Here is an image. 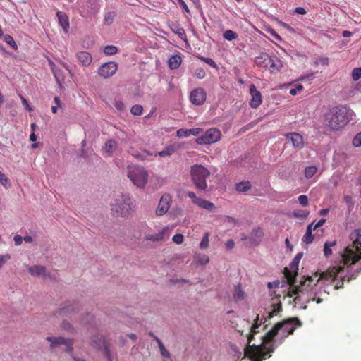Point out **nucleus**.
<instances>
[{"mask_svg": "<svg viewBox=\"0 0 361 361\" xmlns=\"http://www.w3.org/2000/svg\"><path fill=\"white\" fill-rule=\"evenodd\" d=\"M287 283L290 286L288 295L290 297L297 295L295 300H300L302 296L306 295L307 302L316 301L318 304L322 302V299L317 297L318 293L316 289L317 281L313 284L312 276H302L298 281L297 276L294 277L293 275L288 274Z\"/></svg>", "mask_w": 361, "mask_h": 361, "instance_id": "1", "label": "nucleus"}, {"mask_svg": "<svg viewBox=\"0 0 361 361\" xmlns=\"http://www.w3.org/2000/svg\"><path fill=\"white\" fill-rule=\"evenodd\" d=\"M302 322L297 317L290 318L279 322L262 337L263 343L267 345L270 342H278L281 344L290 334H293L297 326H301Z\"/></svg>", "mask_w": 361, "mask_h": 361, "instance_id": "2", "label": "nucleus"}, {"mask_svg": "<svg viewBox=\"0 0 361 361\" xmlns=\"http://www.w3.org/2000/svg\"><path fill=\"white\" fill-rule=\"evenodd\" d=\"M259 316L257 314L255 319V323L251 328V334L247 337V345L243 348L245 357H249L252 361H263L266 360L268 353H271L275 350L274 344L267 347L266 345H251V342L254 338V334L258 332L257 329L262 324V322H259Z\"/></svg>", "mask_w": 361, "mask_h": 361, "instance_id": "3", "label": "nucleus"}, {"mask_svg": "<svg viewBox=\"0 0 361 361\" xmlns=\"http://www.w3.org/2000/svg\"><path fill=\"white\" fill-rule=\"evenodd\" d=\"M352 241L341 253V262L344 265L355 264L361 259V229H355L350 235ZM357 272L361 273V267L357 269Z\"/></svg>", "mask_w": 361, "mask_h": 361, "instance_id": "4", "label": "nucleus"}, {"mask_svg": "<svg viewBox=\"0 0 361 361\" xmlns=\"http://www.w3.org/2000/svg\"><path fill=\"white\" fill-rule=\"evenodd\" d=\"M353 111L345 106H338L331 109L326 116V121L328 126L334 130H337L353 119Z\"/></svg>", "mask_w": 361, "mask_h": 361, "instance_id": "5", "label": "nucleus"}, {"mask_svg": "<svg viewBox=\"0 0 361 361\" xmlns=\"http://www.w3.org/2000/svg\"><path fill=\"white\" fill-rule=\"evenodd\" d=\"M344 266L345 265L343 264L342 266L341 265L334 266L333 267L329 268L326 271L321 273L319 279H317V282L319 280H325L331 283L334 282L337 278L340 277L341 281H338L335 285V289H338V288H343V281L345 280L346 278H347V281H350L353 279H355V273H356V275H357V274H359L356 271L350 276H348V274H345V272Z\"/></svg>", "mask_w": 361, "mask_h": 361, "instance_id": "6", "label": "nucleus"}, {"mask_svg": "<svg viewBox=\"0 0 361 361\" xmlns=\"http://www.w3.org/2000/svg\"><path fill=\"white\" fill-rule=\"evenodd\" d=\"M133 201L128 194H120L111 202V211L113 216L118 217L128 216L132 212Z\"/></svg>", "mask_w": 361, "mask_h": 361, "instance_id": "7", "label": "nucleus"}, {"mask_svg": "<svg viewBox=\"0 0 361 361\" xmlns=\"http://www.w3.org/2000/svg\"><path fill=\"white\" fill-rule=\"evenodd\" d=\"M190 175L196 188L202 191L208 190L206 180L210 176V171L206 167L202 164H195L191 166Z\"/></svg>", "mask_w": 361, "mask_h": 361, "instance_id": "8", "label": "nucleus"}, {"mask_svg": "<svg viewBox=\"0 0 361 361\" xmlns=\"http://www.w3.org/2000/svg\"><path fill=\"white\" fill-rule=\"evenodd\" d=\"M127 176L137 188H144L148 181V173L142 166L129 165L127 168Z\"/></svg>", "mask_w": 361, "mask_h": 361, "instance_id": "9", "label": "nucleus"}, {"mask_svg": "<svg viewBox=\"0 0 361 361\" xmlns=\"http://www.w3.org/2000/svg\"><path fill=\"white\" fill-rule=\"evenodd\" d=\"M221 132L216 128L208 129L201 137L197 139L199 145H207L214 143L221 138Z\"/></svg>", "mask_w": 361, "mask_h": 361, "instance_id": "10", "label": "nucleus"}, {"mask_svg": "<svg viewBox=\"0 0 361 361\" xmlns=\"http://www.w3.org/2000/svg\"><path fill=\"white\" fill-rule=\"evenodd\" d=\"M46 340L51 343L50 344V348L53 349L56 348L59 345H66V348L64 351H66L68 353H71L73 351V340L66 338L64 337H53V336H48L46 338Z\"/></svg>", "mask_w": 361, "mask_h": 361, "instance_id": "11", "label": "nucleus"}, {"mask_svg": "<svg viewBox=\"0 0 361 361\" xmlns=\"http://www.w3.org/2000/svg\"><path fill=\"white\" fill-rule=\"evenodd\" d=\"M118 70V64L114 61L104 63L98 69V74L104 78L114 75Z\"/></svg>", "mask_w": 361, "mask_h": 361, "instance_id": "12", "label": "nucleus"}, {"mask_svg": "<svg viewBox=\"0 0 361 361\" xmlns=\"http://www.w3.org/2000/svg\"><path fill=\"white\" fill-rule=\"evenodd\" d=\"M303 256V252H298L293 261L289 264V267L284 268L283 274L286 277V280L288 279V274L290 275H293L295 276H298V264Z\"/></svg>", "mask_w": 361, "mask_h": 361, "instance_id": "13", "label": "nucleus"}, {"mask_svg": "<svg viewBox=\"0 0 361 361\" xmlns=\"http://www.w3.org/2000/svg\"><path fill=\"white\" fill-rule=\"evenodd\" d=\"M206 91L202 87L193 90L190 94V100L195 105H202L206 100Z\"/></svg>", "mask_w": 361, "mask_h": 361, "instance_id": "14", "label": "nucleus"}, {"mask_svg": "<svg viewBox=\"0 0 361 361\" xmlns=\"http://www.w3.org/2000/svg\"><path fill=\"white\" fill-rule=\"evenodd\" d=\"M78 309L75 301H68L61 305L56 313L61 317H68Z\"/></svg>", "mask_w": 361, "mask_h": 361, "instance_id": "15", "label": "nucleus"}, {"mask_svg": "<svg viewBox=\"0 0 361 361\" xmlns=\"http://www.w3.org/2000/svg\"><path fill=\"white\" fill-rule=\"evenodd\" d=\"M171 202V197L169 194L162 195L156 209V214L158 216H162L166 214L170 207Z\"/></svg>", "mask_w": 361, "mask_h": 361, "instance_id": "16", "label": "nucleus"}, {"mask_svg": "<svg viewBox=\"0 0 361 361\" xmlns=\"http://www.w3.org/2000/svg\"><path fill=\"white\" fill-rule=\"evenodd\" d=\"M250 92L251 94V99L250 101V105L253 109H257L262 104V94L258 91L254 84L250 85Z\"/></svg>", "mask_w": 361, "mask_h": 361, "instance_id": "17", "label": "nucleus"}, {"mask_svg": "<svg viewBox=\"0 0 361 361\" xmlns=\"http://www.w3.org/2000/svg\"><path fill=\"white\" fill-rule=\"evenodd\" d=\"M286 137L291 141L293 147L296 149H301L305 145L304 138L298 133H289Z\"/></svg>", "mask_w": 361, "mask_h": 361, "instance_id": "18", "label": "nucleus"}, {"mask_svg": "<svg viewBox=\"0 0 361 361\" xmlns=\"http://www.w3.org/2000/svg\"><path fill=\"white\" fill-rule=\"evenodd\" d=\"M28 271L32 276H49V274L47 273V269L45 267L42 265H33L29 267Z\"/></svg>", "mask_w": 361, "mask_h": 361, "instance_id": "19", "label": "nucleus"}, {"mask_svg": "<svg viewBox=\"0 0 361 361\" xmlns=\"http://www.w3.org/2000/svg\"><path fill=\"white\" fill-rule=\"evenodd\" d=\"M128 152L138 160H145L149 155H152L148 151L145 149H137L133 147H130Z\"/></svg>", "mask_w": 361, "mask_h": 361, "instance_id": "20", "label": "nucleus"}, {"mask_svg": "<svg viewBox=\"0 0 361 361\" xmlns=\"http://www.w3.org/2000/svg\"><path fill=\"white\" fill-rule=\"evenodd\" d=\"M97 338L98 341H96L94 338L92 339V341L95 343V345L97 347L102 346L103 352H104L105 356L106 357V358L108 359L109 361H112L113 356L111 353V350H110V348H109L108 344H106L105 343L104 340L102 338H98V337H97Z\"/></svg>", "mask_w": 361, "mask_h": 361, "instance_id": "21", "label": "nucleus"}, {"mask_svg": "<svg viewBox=\"0 0 361 361\" xmlns=\"http://www.w3.org/2000/svg\"><path fill=\"white\" fill-rule=\"evenodd\" d=\"M266 67H269L271 72L279 71L282 68V63L276 56L269 55Z\"/></svg>", "mask_w": 361, "mask_h": 361, "instance_id": "22", "label": "nucleus"}, {"mask_svg": "<svg viewBox=\"0 0 361 361\" xmlns=\"http://www.w3.org/2000/svg\"><path fill=\"white\" fill-rule=\"evenodd\" d=\"M76 56L83 66H88L92 63V57L87 51H80L76 54Z\"/></svg>", "mask_w": 361, "mask_h": 361, "instance_id": "23", "label": "nucleus"}, {"mask_svg": "<svg viewBox=\"0 0 361 361\" xmlns=\"http://www.w3.org/2000/svg\"><path fill=\"white\" fill-rule=\"evenodd\" d=\"M118 148V143L112 139L108 140L104 145L102 147V149L108 154L109 156L113 154Z\"/></svg>", "mask_w": 361, "mask_h": 361, "instance_id": "24", "label": "nucleus"}, {"mask_svg": "<svg viewBox=\"0 0 361 361\" xmlns=\"http://www.w3.org/2000/svg\"><path fill=\"white\" fill-rule=\"evenodd\" d=\"M57 17L59 25L62 27L65 32H67L69 29V20L66 13L59 11L57 12Z\"/></svg>", "mask_w": 361, "mask_h": 361, "instance_id": "25", "label": "nucleus"}, {"mask_svg": "<svg viewBox=\"0 0 361 361\" xmlns=\"http://www.w3.org/2000/svg\"><path fill=\"white\" fill-rule=\"evenodd\" d=\"M165 233L166 230L163 229L161 231L154 234H145L144 236V239L152 242H159L164 240Z\"/></svg>", "mask_w": 361, "mask_h": 361, "instance_id": "26", "label": "nucleus"}, {"mask_svg": "<svg viewBox=\"0 0 361 361\" xmlns=\"http://www.w3.org/2000/svg\"><path fill=\"white\" fill-rule=\"evenodd\" d=\"M273 310L270 312H267V316L264 318L263 323H266L269 319L273 317V316L279 312H280L282 310L281 304L278 303L272 305Z\"/></svg>", "mask_w": 361, "mask_h": 361, "instance_id": "27", "label": "nucleus"}, {"mask_svg": "<svg viewBox=\"0 0 361 361\" xmlns=\"http://www.w3.org/2000/svg\"><path fill=\"white\" fill-rule=\"evenodd\" d=\"M263 236V231L260 228H255L252 231L250 239L255 243H258Z\"/></svg>", "mask_w": 361, "mask_h": 361, "instance_id": "28", "label": "nucleus"}, {"mask_svg": "<svg viewBox=\"0 0 361 361\" xmlns=\"http://www.w3.org/2000/svg\"><path fill=\"white\" fill-rule=\"evenodd\" d=\"M181 61H182V59L180 56H178V55L172 56L169 60V66L171 69H176L181 64Z\"/></svg>", "mask_w": 361, "mask_h": 361, "instance_id": "29", "label": "nucleus"}, {"mask_svg": "<svg viewBox=\"0 0 361 361\" xmlns=\"http://www.w3.org/2000/svg\"><path fill=\"white\" fill-rule=\"evenodd\" d=\"M250 188L251 183L247 180L241 181L235 185V189L239 192H246Z\"/></svg>", "mask_w": 361, "mask_h": 361, "instance_id": "30", "label": "nucleus"}, {"mask_svg": "<svg viewBox=\"0 0 361 361\" xmlns=\"http://www.w3.org/2000/svg\"><path fill=\"white\" fill-rule=\"evenodd\" d=\"M233 298L235 302L243 300L245 298V293L241 289L240 284H238L235 286L234 293H233Z\"/></svg>", "mask_w": 361, "mask_h": 361, "instance_id": "31", "label": "nucleus"}, {"mask_svg": "<svg viewBox=\"0 0 361 361\" xmlns=\"http://www.w3.org/2000/svg\"><path fill=\"white\" fill-rule=\"evenodd\" d=\"M269 55L267 53H262L259 56H257L255 61L257 66H266Z\"/></svg>", "mask_w": 361, "mask_h": 361, "instance_id": "32", "label": "nucleus"}, {"mask_svg": "<svg viewBox=\"0 0 361 361\" xmlns=\"http://www.w3.org/2000/svg\"><path fill=\"white\" fill-rule=\"evenodd\" d=\"M171 30L182 39L186 36L184 29L180 25L173 24Z\"/></svg>", "mask_w": 361, "mask_h": 361, "instance_id": "33", "label": "nucleus"}, {"mask_svg": "<svg viewBox=\"0 0 361 361\" xmlns=\"http://www.w3.org/2000/svg\"><path fill=\"white\" fill-rule=\"evenodd\" d=\"M336 244V240H334L331 242H326L324 246V254L325 257H328L332 254L331 247H334Z\"/></svg>", "mask_w": 361, "mask_h": 361, "instance_id": "34", "label": "nucleus"}, {"mask_svg": "<svg viewBox=\"0 0 361 361\" xmlns=\"http://www.w3.org/2000/svg\"><path fill=\"white\" fill-rule=\"evenodd\" d=\"M156 341H157L158 347L159 348L161 355L163 357H164L169 358L170 357V353L165 348V347H164L163 343L161 342V341L159 338H156Z\"/></svg>", "mask_w": 361, "mask_h": 361, "instance_id": "35", "label": "nucleus"}, {"mask_svg": "<svg viewBox=\"0 0 361 361\" xmlns=\"http://www.w3.org/2000/svg\"><path fill=\"white\" fill-rule=\"evenodd\" d=\"M223 37L228 41H232L238 38V35L233 30H227L224 32Z\"/></svg>", "mask_w": 361, "mask_h": 361, "instance_id": "36", "label": "nucleus"}, {"mask_svg": "<svg viewBox=\"0 0 361 361\" xmlns=\"http://www.w3.org/2000/svg\"><path fill=\"white\" fill-rule=\"evenodd\" d=\"M317 171V168L315 166H307L305 169V176L307 178H312Z\"/></svg>", "mask_w": 361, "mask_h": 361, "instance_id": "37", "label": "nucleus"}, {"mask_svg": "<svg viewBox=\"0 0 361 361\" xmlns=\"http://www.w3.org/2000/svg\"><path fill=\"white\" fill-rule=\"evenodd\" d=\"M115 16H116V13L114 11L107 12L104 15V24L108 25H111L112 23Z\"/></svg>", "mask_w": 361, "mask_h": 361, "instance_id": "38", "label": "nucleus"}, {"mask_svg": "<svg viewBox=\"0 0 361 361\" xmlns=\"http://www.w3.org/2000/svg\"><path fill=\"white\" fill-rule=\"evenodd\" d=\"M4 41L9 44L13 49L16 50L18 49V46L15 42L13 38L10 35H5L3 38Z\"/></svg>", "mask_w": 361, "mask_h": 361, "instance_id": "39", "label": "nucleus"}, {"mask_svg": "<svg viewBox=\"0 0 361 361\" xmlns=\"http://www.w3.org/2000/svg\"><path fill=\"white\" fill-rule=\"evenodd\" d=\"M209 233H205L201 240V242L200 243V249H207L209 247Z\"/></svg>", "mask_w": 361, "mask_h": 361, "instance_id": "40", "label": "nucleus"}, {"mask_svg": "<svg viewBox=\"0 0 361 361\" xmlns=\"http://www.w3.org/2000/svg\"><path fill=\"white\" fill-rule=\"evenodd\" d=\"M293 215L296 218L305 219L309 215V212L305 210H295L293 212Z\"/></svg>", "mask_w": 361, "mask_h": 361, "instance_id": "41", "label": "nucleus"}, {"mask_svg": "<svg viewBox=\"0 0 361 361\" xmlns=\"http://www.w3.org/2000/svg\"><path fill=\"white\" fill-rule=\"evenodd\" d=\"M118 51V48L114 45H107L104 49V53L106 55H114Z\"/></svg>", "mask_w": 361, "mask_h": 361, "instance_id": "42", "label": "nucleus"}, {"mask_svg": "<svg viewBox=\"0 0 361 361\" xmlns=\"http://www.w3.org/2000/svg\"><path fill=\"white\" fill-rule=\"evenodd\" d=\"M175 151V149L173 146H169L166 147L164 149L159 152V155L160 157H167L171 156Z\"/></svg>", "mask_w": 361, "mask_h": 361, "instance_id": "43", "label": "nucleus"}, {"mask_svg": "<svg viewBox=\"0 0 361 361\" xmlns=\"http://www.w3.org/2000/svg\"><path fill=\"white\" fill-rule=\"evenodd\" d=\"M61 326L63 329H64L65 331H67L70 333H74L75 331L73 325L69 322H68L66 320L63 321Z\"/></svg>", "mask_w": 361, "mask_h": 361, "instance_id": "44", "label": "nucleus"}, {"mask_svg": "<svg viewBox=\"0 0 361 361\" xmlns=\"http://www.w3.org/2000/svg\"><path fill=\"white\" fill-rule=\"evenodd\" d=\"M142 111H143V108L140 104H135L130 109L131 114L135 115V116H140V115H141Z\"/></svg>", "mask_w": 361, "mask_h": 361, "instance_id": "45", "label": "nucleus"}, {"mask_svg": "<svg viewBox=\"0 0 361 361\" xmlns=\"http://www.w3.org/2000/svg\"><path fill=\"white\" fill-rule=\"evenodd\" d=\"M198 58L202 60V61L205 62L206 63H207L209 66L213 67V68H217V65L216 63H215V61L211 59V58H206V57H204V56H198Z\"/></svg>", "mask_w": 361, "mask_h": 361, "instance_id": "46", "label": "nucleus"}, {"mask_svg": "<svg viewBox=\"0 0 361 361\" xmlns=\"http://www.w3.org/2000/svg\"><path fill=\"white\" fill-rule=\"evenodd\" d=\"M313 239L314 236L312 233H310V231H306V233L302 238V241L306 244H310L313 241Z\"/></svg>", "mask_w": 361, "mask_h": 361, "instance_id": "47", "label": "nucleus"}, {"mask_svg": "<svg viewBox=\"0 0 361 361\" xmlns=\"http://www.w3.org/2000/svg\"><path fill=\"white\" fill-rule=\"evenodd\" d=\"M190 132V131L188 129L180 128V129L177 130L176 135L178 137H188L190 136V135H189Z\"/></svg>", "mask_w": 361, "mask_h": 361, "instance_id": "48", "label": "nucleus"}, {"mask_svg": "<svg viewBox=\"0 0 361 361\" xmlns=\"http://www.w3.org/2000/svg\"><path fill=\"white\" fill-rule=\"evenodd\" d=\"M352 78L355 81L361 78V68H355L353 70Z\"/></svg>", "mask_w": 361, "mask_h": 361, "instance_id": "49", "label": "nucleus"}, {"mask_svg": "<svg viewBox=\"0 0 361 361\" xmlns=\"http://www.w3.org/2000/svg\"><path fill=\"white\" fill-rule=\"evenodd\" d=\"M197 262L200 264H206L209 262V257L207 255H197L196 256Z\"/></svg>", "mask_w": 361, "mask_h": 361, "instance_id": "50", "label": "nucleus"}, {"mask_svg": "<svg viewBox=\"0 0 361 361\" xmlns=\"http://www.w3.org/2000/svg\"><path fill=\"white\" fill-rule=\"evenodd\" d=\"M353 145L355 147H361V132L357 133L353 140Z\"/></svg>", "mask_w": 361, "mask_h": 361, "instance_id": "51", "label": "nucleus"}, {"mask_svg": "<svg viewBox=\"0 0 361 361\" xmlns=\"http://www.w3.org/2000/svg\"><path fill=\"white\" fill-rule=\"evenodd\" d=\"M201 208L205 209L208 211H212L214 209L215 206L212 202H209L207 200H204V204H202Z\"/></svg>", "mask_w": 361, "mask_h": 361, "instance_id": "52", "label": "nucleus"}, {"mask_svg": "<svg viewBox=\"0 0 361 361\" xmlns=\"http://www.w3.org/2000/svg\"><path fill=\"white\" fill-rule=\"evenodd\" d=\"M184 236L182 234L178 233L173 236V241L178 245L181 244L183 242Z\"/></svg>", "mask_w": 361, "mask_h": 361, "instance_id": "53", "label": "nucleus"}, {"mask_svg": "<svg viewBox=\"0 0 361 361\" xmlns=\"http://www.w3.org/2000/svg\"><path fill=\"white\" fill-rule=\"evenodd\" d=\"M298 202L302 206H307L308 205V197L307 195H301L298 197Z\"/></svg>", "mask_w": 361, "mask_h": 361, "instance_id": "54", "label": "nucleus"}, {"mask_svg": "<svg viewBox=\"0 0 361 361\" xmlns=\"http://www.w3.org/2000/svg\"><path fill=\"white\" fill-rule=\"evenodd\" d=\"M267 32L271 37H273L276 40L279 41V42L282 41V38L281 37V36L279 35H278L277 32L274 30L269 28L267 30Z\"/></svg>", "mask_w": 361, "mask_h": 361, "instance_id": "55", "label": "nucleus"}, {"mask_svg": "<svg viewBox=\"0 0 361 361\" xmlns=\"http://www.w3.org/2000/svg\"><path fill=\"white\" fill-rule=\"evenodd\" d=\"M0 183L5 187L7 185V184H8V180L7 177L1 171H0Z\"/></svg>", "mask_w": 361, "mask_h": 361, "instance_id": "56", "label": "nucleus"}, {"mask_svg": "<svg viewBox=\"0 0 361 361\" xmlns=\"http://www.w3.org/2000/svg\"><path fill=\"white\" fill-rule=\"evenodd\" d=\"M197 78L202 79L205 77V72L202 68H197L195 73Z\"/></svg>", "mask_w": 361, "mask_h": 361, "instance_id": "57", "label": "nucleus"}, {"mask_svg": "<svg viewBox=\"0 0 361 361\" xmlns=\"http://www.w3.org/2000/svg\"><path fill=\"white\" fill-rule=\"evenodd\" d=\"M11 256L8 254L6 255H0V268L3 266V264L10 259Z\"/></svg>", "mask_w": 361, "mask_h": 361, "instance_id": "58", "label": "nucleus"}, {"mask_svg": "<svg viewBox=\"0 0 361 361\" xmlns=\"http://www.w3.org/2000/svg\"><path fill=\"white\" fill-rule=\"evenodd\" d=\"M303 88V86L300 84L297 85L295 88H293L290 90V94L291 95H295L298 92L301 91Z\"/></svg>", "mask_w": 361, "mask_h": 361, "instance_id": "59", "label": "nucleus"}, {"mask_svg": "<svg viewBox=\"0 0 361 361\" xmlns=\"http://www.w3.org/2000/svg\"><path fill=\"white\" fill-rule=\"evenodd\" d=\"M114 105L115 108L118 111H122L124 109V104L120 100L115 101Z\"/></svg>", "mask_w": 361, "mask_h": 361, "instance_id": "60", "label": "nucleus"}, {"mask_svg": "<svg viewBox=\"0 0 361 361\" xmlns=\"http://www.w3.org/2000/svg\"><path fill=\"white\" fill-rule=\"evenodd\" d=\"M23 240V238L20 235H16L13 238L15 245L16 246L20 245L22 244Z\"/></svg>", "mask_w": 361, "mask_h": 361, "instance_id": "61", "label": "nucleus"}, {"mask_svg": "<svg viewBox=\"0 0 361 361\" xmlns=\"http://www.w3.org/2000/svg\"><path fill=\"white\" fill-rule=\"evenodd\" d=\"M61 72V71L59 68H53V73L57 82H59Z\"/></svg>", "mask_w": 361, "mask_h": 361, "instance_id": "62", "label": "nucleus"}, {"mask_svg": "<svg viewBox=\"0 0 361 361\" xmlns=\"http://www.w3.org/2000/svg\"><path fill=\"white\" fill-rule=\"evenodd\" d=\"M180 7L187 13H190V10L183 0H178Z\"/></svg>", "mask_w": 361, "mask_h": 361, "instance_id": "63", "label": "nucleus"}, {"mask_svg": "<svg viewBox=\"0 0 361 361\" xmlns=\"http://www.w3.org/2000/svg\"><path fill=\"white\" fill-rule=\"evenodd\" d=\"M190 130V133H189V135H193L195 136H197L199 135V134L201 132V129L199 128H192V129H189Z\"/></svg>", "mask_w": 361, "mask_h": 361, "instance_id": "64", "label": "nucleus"}]
</instances>
